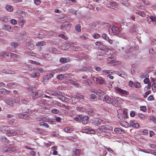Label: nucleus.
Masks as SVG:
<instances>
[{
    "instance_id": "62",
    "label": "nucleus",
    "mask_w": 156,
    "mask_h": 156,
    "mask_svg": "<svg viewBox=\"0 0 156 156\" xmlns=\"http://www.w3.org/2000/svg\"><path fill=\"white\" fill-rule=\"evenodd\" d=\"M37 73H32L30 75V76L33 78H36L37 77Z\"/></svg>"
},
{
    "instance_id": "25",
    "label": "nucleus",
    "mask_w": 156,
    "mask_h": 156,
    "mask_svg": "<svg viewBox=\"0 0 156 156\" xmlns=\"http://www.w3.org/2000/svg\"><path fill=\"white\" fill-rule=\"evenodd\" d=\"M136 27V25H133L130 29V32L131 33L134 32V31H135Z\"/></svg>"
},
{
    "instance_id": "13",
    "label": "nucleus",
    "mask_w": 156,
    "mask_h": 156,
    "mask_svg": "<svg viewBox=\"0 0 156 156\" xmlns=\"http://www.w3.org/2000/svg\"><path fill=\"white\" fill-rule=\"evenodd\" d=\"M45 102V100L43 99L37 100L36 104L37 105L40 106H43V105L44 104Z\"/></svg>"
},
{
    "instance_id": "39",
    "label": "nucleus",
    "mask_w": 156,
    "mask_h": 156,
    "mask_svg": "<svg viewBox=\"0 0 156 156\" xmlns=\"http://www.w3.org/2000/svg\"><path fill=\"white\" fill-rule=\"evenodd\" d=\"M119 32V33H117L116 34L117 36L118 37L122 38H123L124 37V34L122 33L120 31V30Z\"/></svg>"
},
{
    "instance_id": "17",
    "label": "nucleus",
    "mask_w": 156,
    "mask_h": 156,
    "mask_svg": "<svg viewBox=\"0 0 156 156\" xmlns=\"http://www.w3.org/2000/svg\"><path fill=\"white\" fill-rule=\"evenodd\" d=\"M54 75L51 73H49L46 75L44 77V79L45 80H48L53 76Z\"/></svg>"
},
{
    "instance_id": "15",
    "label": "nucleus",
    "mask_w": 156,
    "mask_h": 156,
    "mask_svg": "<svg viewBox=\"0 0 156 156\" xmlns=\"http://www.w3.org/2000/svg\"><path fill=\"white\" fill-rule=\"evenodd\" d=\"M47 50L48 52L52 54H53V53H55L56 51L55 48L50 47H48L47 48Z\"/></svg>"
},
{
    "instance_id": "26",
    "label": "nucleus",
    "mask_w": 156,
    "mask_h": 156,
    "mask_svg": "<svg viewBox=\"0 0 156 156\" xmlns=\"http://www.w3.org/2000/svg\"><path fill=\"white\" fill-rule=\"evenodd\" d=\"M11 45L13 47L15 48L18 46V44L16 42H13L11 43Z\"/></svg>"
},
{
    "instance_id": "1",
    "label": "nucleus",
    "mask_w": 156,
    "mask_h": 156,
    "mask_svg": "<svg viewBox=\"0 0 156 156\" xmlns=\"http://www.w3.org/2000/svg\"><path fill=\"white\" fill-rule=\"evenodd\" d=\"M121 99V98L119 97H117L114 100L107 95L104 96L103 99V101H105L109 104H111L114 106H116L117 105V101Z\"/></svg>"
},
{
    "instance_id": "56",
    "label": "nucleus",
    "mask_w": 156,
    "mask_h": 156,
    "mask_svg": "<svg viewBox=\"0 0 156 156\" xmlns=\"http://www.w3.org/2000/svg\"><path fill=\"white\" fill-rule=\"evenodd\" d=\"M134 83L133 81H130L128 83V85L131 87H133L134 86Z\"/></svg>"
},
{
    "instance_id": "11",
    "label": "nucleus",
    "mask_w": 156,
    "mask_h": 156,
    "mask_svg": "<svg viewBox=\"0 0 156 156\" xmlns=\"http://www.w3.org/2000/svg\"><path fill=\"white\" fill-rule=\"evenodd\" d=\"M108 5V7L113 9H116L118 8L117 7L116 3L113 2H110Z\"/></svg>"
},
{
    "instance_id": "63",
    "label": "nucleus",
    "mask_w": 156,
    "mask_h": 156,
    "mask_svg": "<svg viewBox=\"0 0 156 156\" xmlns=\"http://www.w3.org/2000/svg\"><path fill=\"white\" fill-rule=\"evenodd\" d=\"M136 14L139 15H140V16H141L142 17H144V13L143 12H141L140 11H139V12H136Z\"/></svg>"
},
{
    "instance_id": "54",
    "label": "nucleus",
    "mask_w": 156,
    "mask_h": 156,
    "mask_svg": "<svg viewBox=\"0 0 156 156\" xmlns=\"http://www.w3.org/2000/svg\"><path fill=\"white\" fill-rule=\"evenodd\" d=\"M34 131L35 132L38 133H41L42 132V131L40 129H34Z\"/></svg>"
},
{
    "instance_id": "21",
    "label": "nucleus",
    "mask_w": 156,
    "mask_h": 156,
    "mask_svg": "<svg viewBox=\"0 0 156 156\" xmlns=\"http://www.w3.org/2000/svg\"><path fill=\"white\" fill-rule=\"evenodd\" d=\"M101 73L103 75H111L112 73V72H110L109 70H103Z\"/></svg>"
},
{
    "instance_id": "10",
    "label": "nucleus",
    "mask_w": 156,
    "mask_h": 156,
    "mask_svg": "<svg viewBox=\"0 0 156 156\" xmlns=\"http://www.w3.org/2000/svg\"><path fill=\"white\" fill-rule=\"evenodd\" d=\"M18 116L19 118L24 119H28L30 118L28 115L21 113L18 114Z\"/></svg>"
},
{
    "instance_id": "29",
    "label": "nucleus",
    "mask_w": 156,
    "mask_h": 156,
    "mask_svg": "<svg viewBox=\"0 0 156 156\" xmlns=\"http://www.w3.org/2000/svg\"><path fill=\"white\" fill-rule=\"evenodd\" d=\"M66 2L70 5H73V3H76L77 1L76 0H66Z\"/></svg>"
},
{
    "instance_id": "6",
    "label": "nucleus",
    "mask_w": 156,
    "mask_h": 156,
    "mask_svg": "<svg viewBox=\"0 0 156 156\" xmlns=\"http://www.w3.org/2000/svg\"><path fill=\"white\" fill-rule=\"evenodd\" d=\"M5 133L8 136H13L17 135V133L16 132V129L7 130Z\"/></svg>"
},
{
    "instance_id": "47",
    "label": "nucleus",
    "mask_w": 156,
    "mask_h": 156,
    "mask_svg": "<svg viewBox=\"0 0 156 156\" xmlns=\"http://www.w3.org/2000/svg\"><path fill=\"white\" fill-rule=\"evenodd\" d=\"M0 20L5 22H7L8 21V19L5 17H1L0 18Z\"/></svg>"
},
{
    "instance_id": "19",
    "label": "nucleus",
    "mask_w": 156,
    "mask_h": 156,
    "mask_svg": "<svg viewBox=\"0 0 156 156\" xmlns=\"http://www.w3.org/2000/svg\"><path fill=\"white\" fill-rule=\"evenodd\" d=\"M104 129L105 130H108L109 129L108 127L103 126H101V128L98 129V131L102 133L104 131Z\"/></svg>"
},
{
    "instance_id": "31",
    "label": "nucleus",
    "mask_w": 156,
    "mask_h": 156,
    "mask_svg": "<svg viewBox=\"0 0 156 156\" xmlns=\"http://www.w3.org/2000/svg\"><path fill=\"white\" fill-rule=\"evenodd\" d=\"M6 9L9 11L11 12L13 10V7L10 5H7L5 7Z\"/></svg>"
},
{
    "instance_id": "5",
    "label": "nucleus",
    "mask_w": 156,
    "mask_h": 156,
    "mask_svg": "<svg viewBox=\"0 0 156 156\" xmlns=\"http://www.w3.org/2000/svg\"><path fill=\"white\" fill-rule=\"evenodd\" d=\"M116 91L120 94H123L127 95L129 94L128 92L125 90L122 89L118 87L116 88Z\"/></svg>"
},
{
    "instance_id": "20",
    "label": "nucleus",
    "mask_w": 156,
    "mask_h": 156,
    "mask_svg": "<svg viewBox=\"0 0 156 156\" xmlns=\"http://www.w3.org/2000/svg\"><path fill=\"white\" fill-rule=\"evenodd\" d=\"M50 94H51L54 96H57L58 95L60 96L62 94V93L60 91L56 92L54 91H51Z\"/></svg>"
},
{
    "instance_id": "2",
    "label": "nucleus",
    "mask_w": 156,
    "mask_h": 156,
    "mask_svg": "<svg viewBox=\"0 0 156 156\" xmlns=\"http://www.w3.org/2000/svg\"><path fill=\"white\" fill-rule=\"evenodd\" d=\"M32 99L34 100L39 98H43V92L42 90L35 91L31 95Z\"/></svg>"
},
{
    "instance_id": "32",
    "label": "nucleus",
    "mask_w": 156,
    "mask_h": 156,
    "mask_svg": "<svg viewBox=\"0 0 156 156\" xmlns=\"http://www.w3.org/2000/svg\"><path fill=\"white\" fill-rule=\"evenodd\" d=\"M40 126H43L45 127H46L47 128H48L49 127V126L47 124L45 123L44 122H42L40 123Z\"/></svg>"
},
{
    "instance_id": "60",
    "label": "nucleus",
    "mask_w": 156,
    "mask_h": 156,
    "mask_svg": "<svg viewBox=\"0 0 156 156\" xmlns=\"http://www.w3.org/2000/svg\"><path fill=\"white\" fill-rule=\"evenodd\" d=\"M11 23L14 25L16 24L17 22L16 20L12 19L11 20Z\"/></svg>"
},
{
    "instance_id": "53",
    "label": "nucleus",
    "mask_w": 156,
    "mask_h": 156,
    "mask_svg": "<svg viewBox=\"0 0 156 156\" xmlns=\"http://www.w3.org/2000/svg\"><path fill=\"white\" fill-rule=\"evenodd\" d=\"M140 110L144 112H145L147 110V108L145 106H142L140 107Z\"/></svg>"
},
{
    "instance_id": "3",
    "label": "nucleus",
    "mask_w": 156,
    "mask_h": 156,
    "mask_svg": "<svg viewBox=\"0 0 156 156\" xmlns=\"http://www.w3.org/2000/svg\"><path fill=\"white\" fill-rule=\"evenodd\" d=\"M92 79L97 83H98L100 84H102L105 83V81L104 80L103 78L101 77H96L95 76H93Z\"/></svg>"
},
{
    "instance_id": "52",
    "label": "nucleus",
    "mask_w": 156,
    "mask_h": 156,
    "mask_svg": "<svg viewBox=\"0 0 156 156\" xmlns=\"http://www.w3.org/2000/svg\"><path fill=\"white\" fill-rule=\"evenodd\" d=\"M152 90L154 92L156 91V84L154 83L152 85Z\"/></svg>"
},
{
    "instance_id": "23",
    "label": "nucleus",
    "mask_w": 156,
    "mask_h": 156,
    "mask_svg": "<svg viewBox=\"0 0 156 156\" xmlns=\"http://www.w3.org/2000/svg\"><path fill=\"white\" fill-rule=\"evenodd\" d=\"M115 132L117 133H118L122 134L123 133V131L119 128H115L114 130Z\"/></svg>"
},
{
    "instance_id": "24",
    "label": "nucleus",
    "mask_w": 156,
    "mask_h": 156,
    "mask_svg": "<svg viewBox=\"0 0 156 156\" xmlns=\"http://www.w3.org/2000/svg\"><path fill=\"white\" fill-rule=\"evenodd\" d=\"M73 152L75 156H77L79 155L80 151L79 150L76 149L73 151Z\"/></svg>"
},
{
    "instance_id": "57",
    "label": "nucleus",
    "mask_w": 156,
    "mask_h": 156,
    "mask_svg": "<svg viewBox=\"0 0 156 156\" xmlns=\"http://www.w3.org/2000/svg\"><path fill=\"white\" fill-rule=\"evenodd\" d=\"M69 13H72L73 14H74L76 13V11L73 10L72 9H69L68 10Z\"/></svg>"
},
{
    "instance_id": "64",
    "label": "nucleus",
    "mask_w": 156,
    "mask_h": 156,
    "mask_svg": "<svg viewBox=\"0 0 156 156\" xmlns=\"http://www.w3.org/2000/svg\"><path fill=\"white\" fill-rule=\"evenodd\" d=\"M150 80L149 78H147L144 79V83L147 84L149 82Z\"/></svg>"
},
{
    "instance_id": "34",
    "label": "nucleus",
    "mask_w": 156,
    "mask_h": 156,
    "mask_svg": "<svg viewBox=\"0 0 156 156\" xmlns=\"http://www.w3.org/2000/svg\"><path fill=\"white\" fill-rule=\"evenodd\" d=\"M1 92L2 94L4 95H7L9 93V91L6 89H2Z\"/></svg>"
},
{
    "instance_id": "59",
    "label": "nucleus",
    "mask_w": 156,
    "mask_h": 156,
    "mask_svg": "<svg viewBox=\"0 0 156 156\" xmlns=\"http://www.w3.org/2000/svg\"><path fill=\"white\" fill-rule=\"evenodd\" d=\"M100 35L98 34H95L93 35V37L95 38H98L100 37Z\"/></svg>"
},
{
    "instance_id": "7",
    "label": "nucleus",
    "mask_w": 156,
    "mask_h": 156,
    "mask_svg": "<svg viewBox=\"0 0 156 156\" xmlns=\"http://www.w3.org/2000/svg\"><path fill=\"white\" fill-rule=\"evenodd\" d=\"M22 103L23 104L27 105L30 102L31 100L30 98L22 97L21 99Z\"/></svg>"
},
{
    "instance_id": "41",
    "label": "nucleus",
    "mask_w": 156,
    "mask_h": 156,
    "mask_svg": "<svg viewBox=\"0 0 156 156\" xmlns=\"http://www.w3.org/2000/svg\"><path fill=\"white\" fill-rule=\"evenodd\" d=\"M75 28L76 30L78 32H80L81 30V26L79 25H77L76 26Z\"/></svg>"
},
{
    "instance_id": "38",
    "label": "nucleus",
    "mask_w": 156,
    "mask_h": 156,
    "mask_svg": "<svg viewBox=\"0 0 156 156\" xmlns=\"http://www.w3.org/2000/svg\"><path fill=\"white\" fill-rule=\"evenodd\" d=\"M102 38L105 40L106 41H108V40L109 38L107 35L105 34H103L102 35Z\"/></svg>"
},
{
    "instance_id": "18",
    "label": "nucleus",
    "mask_w": 156,
    "mask_h": 156,
    "mask_svg": "<svg viewBox=\"0 0 156 156\" xmlns=\"http://www.w3.org/2000/svg\"><path fill=\"white\" fill-rule=\"evenodd\" d=\"M10 56L11 58H13L15 60H17L20 57V56L16 54L11 53Z\"/></svg>"
},
{
    "instance_id": "43",
    "label": "nucleus",
    "mask_w": 156,
    "mask_h": 156,
    "mask_svg": "<svg viewBox=\"0 0 156 156\" xmlns=\"http://www.w3.org/2000/svg\"><path fill=\"white\" fill-rule=\"evenodd\" d=\"M149 18L151 20L154 22H156V17L153 16H149Z\"/></svg>"
},
{
    "instance_id": "58",
    "label": "nucleus",
    "mask_w": 156,
    "mask_h": 156,
    "mask_svg": "<svg viewBox=\"0 0 156 156\" xmlns=\"http://www.w3.org/2000/svg\"><path fill=\"white\" fill-rule=\"evenodd\" d=\"M94 69L97 71L98 72L100 71L101 70V68L98 66H95L94 67Z\"/></svg>"
},
{
    "instance_id": "4",
    "label": "nucleus",
    "mask_w": 156,
    "mask_h": 156,
    "mask_svg": "<svg viewBox=\"0 0 156 156\" xmlns=\"http://www.w3.org/2000/svg\"><path fill=\"white\" fill-rule=\"evenodd\" d=\"M88 121V117L87 115L83 116L81 115L80 118V122L82 123V124L86 125L87 124Z\"/></svg>"
},
{
    "instance_id": "35",
    "label": "nucleus",
    "mask_w": 156,
    "mask_h": 156,
    "mask_svg": "<svg viewBox=\"0 0 156 156\" xmlns=\"http://www.w3.org/2000/svg\"><path fill=\"white\" fill-rule=\"evenodd\" d=\"M8 128L7 126H0V130L2 131H4L6 130Z\"/></svg>"
},
{
    "instance_id": "27",
    "label": "nucleus",
    "mask_w": 156,
    "mask_h": 156,
    "mask_svg": "<svg viewBox=\"0 0 156 156\" xmlns=\"http://www.w3.org/2000/svg\"><path fill=\"white\" fill-rule=\"evenodd\" d=\"M3 28L5 30H7L9 31H10L9 29H11L12 27L8 25H5L3 26Z\"/></svg>"
},
{
    "instance_id": "48",
    "label": "nucleus",
    "mask_w": 156,
    "mask_h": 156,
    "mask_svg": "<svg viewBox=\"0 0 156 156\" xmlns=\"http://www.w3.org/2000/svg\"><path fill=\"white\" fill-rule=\"evenodd\" d=\"M52 112L54 114H57L59 112V110L55 108H53L51 110Z\"/></svg>"
},
{
    "instance_id": "30",
    "label": "nucleus",
    "mask_w": 156,
    "mask_h": 156,
    "mask_svg": "<svg viewBox=\"0 0 156 156\" xmlns=\"http://www.w3.org/2000/svg\"><path fill=\"white\" fill-rule=\"evenodd\" d=\"M138 117L142 119H146V116L143 114L139 113L138 114Z\"/></svg>"
},
{
    "instance_id": "12",
    "label": "nucleus",
    "mask_w": 156,
    "mask_h": 156,
    "mask_svg": "<svg viewBox=\"0 0 156 156\" xmlns=\"http://www.w3.org/2000/svg\"><path fill=\"white\" fill-rule=\"evenodd\" d=\"M129 124L131 126L134 128H137L139 126L138 123L133 120H131L130 121Z\"/></svg>"
},
{
    "instance_id": "61",
    "label": "nucleus",
    "mask_w": 156,
    "mask_h": 156,
    "mask_svg": "<svg viewBox=\"0 0 156 156\" xmlns=\"http://www.w3.org/2000/svg\"><path fill=\"white\" fill-rule=\"evenodd\" d=\"M151 93V90H149L148 91L146 92L145 93V95L144 96V97L145 98H147V95L150 94Z\"/></svg>"
},
{
    "instance_id": "28",
    "label": "nucleus",
    "mask_w": 156,
    "mask_h": 156,
    "mask_svg": "<svg viewBox=\"0 0 156 156\" xmlns=\"http://www.w3.org/2000/svg\"><path fill=\"white\" fill-rule=\"evenodd\" d=\"M62 101L66 102L68 101V99L66 97L63 96L62 97L59 98Z\"/></svg>"
},
{
    "instance_id": "14",
    "label": "nucleus",
    "mask_w": 156,
    "mask_h": 156,
    "mask_svg": "<svg viewBox=\"0 0 156 156\" xmlns=\"http://www.w3.org/2000/svg\"><path fill=\"white\" fill-rule=\"evenodd\" d=\"M111 30L113 32V33L115 34H116L117 33H119V32L120 30V29H119L117 27L114 26H113L112 27Z\"/></svg>"
},
{
    "instance_id": "40",
    "label": "nucleus",
    "mask_w": 156,
    "mask_h": 156,
    "mask_svg": "<svg viewBox=\"0 0 156 156\" xmlns=\"http://www.w3.org/2000/svg\"><path fill=\"white\" fill-rule=\"evenodd\" d=\"M21 99L19 98H16V99L13 98V102L16 103H18L20 102Z\"/></svg>"
},
{
    "instance_id": "55",
    "label": "nucleus",
    "mask_w": 156,
    "mask_h": 156,
    "mask_svg": "<svg viewBox=\"0 0 156 156\" xmlns=\"http://www.w3.org/2000/svg\"><path fill=\"white\" fill-rule=\"evenodd\" d=\"M81 117V115H79L78 117H77L73 118L74 120L75 121L78 122L79 121L80 122V118Z\"/></svg>"
},
{
    "instance_id": "46",
    "label": "nucleus",
    "mask_w": 156,
    "mask_h": 156,
    "mask_svg": "<svg viewBox=\"0 0 156 156\" xmlns=\"http://www.w3.org/2000/svg\"><path fill=\"white\" fill-rule=\"evenodd\" d=\"M15 85V83L13 82H9L6 85L7 86L10 87H12Z\"/></svg>"
},
{
    "instance_id": "33",
    "label": "nucleus",
    "mask_w": 156,
    "mask_h": 156,
    "mask_svg": "<svg viewBox=\"0 0 156 156\" xmlns=\"http://www.w3.org/2000/svg\"><path fill=\"white\" fill-rule=\"evenodd\" d=\"M45 44V43L44 41L38 42L36 44V46H44Z\"/></svg>"
},
{
    "instance_id": "51",
    "label": "nucleus",
    "mask_w": 156,
    "mask_h": 156,
    "mask_svg": "<svg viewBox=\"0 0 156 156\" xmlns=\"http://www.w3.org/2000/svg\"><path fill=\"white\" fill-rule=\"evenodd\" d=\"M28 54L30 56L37 57V55H36V54L35 53H33L32 51H30L28 52Z\"/></svg>"
},
{
    "instance_id": "36",
    "label": "nucleus",
    "mask_w": 156,
    "mask_h": 156,
    "mask_svg": "<svg viewBox=\"0 0 156 156\" xmlns=\"http://www.w3.org/2000/svg\"><path fill=\"white\" fill-rule=\"evenodd\" d=\"M16 130V132L17 133V135H19V134H21V135H23V132L22 131V130L20 129H15Z\"/></svg>"
},
{
    "instance_id": "42",
    "label": "nucleus",
    "mask_w": 156,
    "mask_h": 156,
    "mask_svg": "<svg viewBox=\"0 0 156 156\" xmlns=\"http://www.w3.org/2000/svg\"><path fill=\"white\" fill-rule=\"evenodd\" d=\"M134 86L136 88H139L141 87L140 83L138 82H135Z\"/></svg>"
},
{
    "instance_id": "49",
    "label": "nucleus",
    "mask_w": 156,
    "mask_h": 156,
    "mask_svg": "<svg viewBox=\"0 0 156 156\" xmlns=\"http://www.w3.org/2000/svg\"><path fill=\"white\" fill-rule=\"evenodd\" d=\"M59 61L61 62L65 63L66 62V58H60Z\"/></svg>"
},
{
    "instance_id": "22",
    "label": "nucleus",
    "mask_w": 156,
    "mask_h": 156,
    "mask_svg": "<svg viewBox=\"0 0 156 156\" xmlns=\"http://www.w3.org/2000/svg\"><path fill=\"white\" fill-rule=\"evenodd\" d=\"M34 46L33 44L29 42L28 43L27 47L29 50H33L34 48Z\"/></svg>"
},
{
    "instance_id": "44",
    "label": "nucleus",
    "mask_w": 156,
    "mask_h": 156,
    "mask_svg": "<svg viewBox=\"0 0 156 156\" xmlns=\"http://www.w3.org/2000/svg\"><path fill=\"white\" fill-rule=\"evenodd\" d=\"M64 75L63 74H60L57 76V78L60 80H62L64 78Z\"/></svg>"
},
{
    "instance_id": "8",
    "label": "nucleus",
    "mask_w": 156,
    "mask_h": 156,
    "mask_svg": "<svg viewBox=\"0 0 156 156\" xmlns=\"http://www.w3.org/2000/svg\"><path fill=\"white\" fill-rule=\"evenodd\" d=\"M10 53L7 52H2L0 53V56L6 59H8L10 55Z\"/></svg>"
},
{
    "instance_id": "16",
    "label": "nucleus",
    "mask_w": 156,
    "mask_h": 156,
    "mask_svg": "<svg viewBox=\"0 0 156 156\" xmlns=\"http://www.w3.org/2000/svg\"><path fill=\"white\" fill-rule=\"evenodd\" d=\"M42 56L43 58L46 59H49L51 58V54L46 53L43 54L42 55Z\"/></svg>"
},
{
    "instance_id": "50",
    "label": "nucleus",
    "mask_w": 156,
    "mask_h": 156,
    "mask_svg": "<svg viewBox=\"0 0 156 156\" xmlns=\"http://www.w3.org/2000/svg\"><path fill=\"white\" fill-rule=\"evenodd\" d=\"M34 2L35 4L38 5L41 4V1L40 0H34Z\"/></svg>"
},
{
    "instance_id": "37",
    "label": "nucleus",
    "mask_w": 156,
    "mask_h": 156,
    "mask_svg": "<svg viewBox=\"0 0 156 156\" xmlns=\"http://www.w3.org/2000/svg\"><path fill=\"white\" fill-rule=\"evenodd\" d=\"M7 151H12L15 152L17 151V150L14 147H8L7 150Z\"/></svg>"
},
{
    "instance_id": "45",
    "label": "nucleus",
    "mask_w": 156,
    "mask_h": 156,
    "mask_svg": "<svg viewBox=\"0 0 156 156\" xmlns=\"http://www.w3.org/2000/svg\"><path fill=\"white\" fill-rule=\"evenodd\" d=\"M104 84L109 88H111L112 87V85L109 82H107L105 81V83H104Z\"/></svg>"
},
{
    "instance_id": "9",
    "label": "nucleus",
    "mask_w": 156,
    "mask_h": 156,
    "mask_svg": "<svg viewBox=\"0 0 156 156\" xmlns=\"http://www.w3.org/2000/svg\"><path fill=\"white\" fill-rule=\"evenodd\" d=\"M4 101L5 103L11 106L13 105V98H8L4 100Z\"/></svg>"
}]
</instances>
